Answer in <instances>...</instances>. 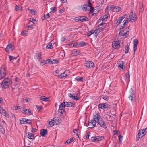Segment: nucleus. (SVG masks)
I'll list each match as a JSON object with an SVG mask.
<instances>
[{
    "mask_svg": "<svg viewBox=\"0 0 147 147\" xmlns=\"http://www.w3.org/2000/svg\"><path fill=\"white\" fill-rule=\"evenodd\" d=\"M65 107H66L65 103V102H63L60 104L59 109H60L61 110H62L63 111L65 112V111L64 109Z\"/></svg>",
    "mask_w": 147,
    "mask_h": 147,
    "instance_id": "nucleus-11",
    "label": "nucleus"
},
{
    "mask_svg": "<svg viewBox=\"0 0 147 147\" xmlns=\"http://www.w3.org/2000/svg\"><path fill=\"white\" fill-rule=\"evenodd\" d=\"M45 60L42 61L40 63V65L43 66L45 64Z\"/></svg>",
    "mask_w": 147,
    "mask_h": 147,
    "instance_id": "nucleus-61",
    "label": "nucleus"
},
{
    "mask_svg": "<svg viewBox=\"0 0 147 147\" xmlns=\"http://www.w3.org/2000/svg\"><path fill=\"white\" fill-rule=\"evenodd\" d=\"M68 96L70 98L76 101L78 100L79 99V98L77 96L74 95L71 93H69Z\"/></svg>",
    "mask_w": 147,
    "mask_h": 147,
    "instance_id": "nucleus-14",
    "label": "nucleus"
},
{
    "mask_svg": "<svg viewBox=\"0 0 147 147\" xmlns=\"http://www.w3.org/2000/svg\"><path fill=\"white\" fill-rule=\"evenodd\" d=\"M141 130H143V134H144V132H145V131H147V128H146L145 129H142Z\"/></svg>",
    "mask_w": 147,
    "mask_h": 147,
    "instance_id": "nucleus-63",
    "label": "nucleus"
},
{
    "mask_svg": "<svg viewBox=\"0 0 147 147\" xmlns=\"http://www.w3.org/2000/svg\"><path fill=\"white\" fill-rule=\"evenodd\" d=\"M118 138H119V142H122L123 136L121 135H119L118 136Z\"/></svg>",
    "mask_w": 147,
    "mask_h": 147,
    "instance_id": "nucleus-51",
    "label": "nucleus"
},
{
    "mask_svg": "<svg viewBox=\"0 0 147 147\" xmlns=\"http://www.w3.org/2000/svg\"><path fill=\"white\" fill-rule=\"evenodd\" d=\"M142 134L140 133V132L139 131V133H138V136H140V138H142L143 136L144 135H145V134H144V135H141Z\"/></svg>",
    "mask_w": 147,
    "mask_h": 147,
    "instance_id": "nucleus-62",
    "label": "nucleus"
},
{
    "mask_svg": "<svg viewBox=\"0 0 147 147\" xmlns=\"http://www.w3.org/2000/svg\"><path fill=\"white\" fill-rule=\"evenodd\" d=\"M42 54L41 52H39L36 55V57L38 59H42V57L41 56Z\"/></svg>",
    "mask_w": 147,
    "mask_h": 147,
    "instance_id": "nucleus-31",
    "label": "nucleus"
},
{
    "mask_svg": "<svg viewBox=\"0 0 147 147\" xmlns=\"http://www.w3.org/2000/svg\"><path fill=\"white\" fill-rule=\"evenodd\" d=\"M35 13V11H34V9H31L30 10V13H31L32 14H34Z\"/></svg>",
    "mask_w": 147,
    "mask_h": 147,
    "instance_id": "nucleus-60",
    "label": "nucleus"
},
{
    "mask_svg": "<svg viewBox=\"0 0 147 147\" xmlns=\"http://www.w3.org/2000/svg\"><path fill=\"white\" fill-rule=\"evenodd\" d=\"M84 65L87 68H91L94 67V64L92 61H88Z\"/></svg>",
    "mask_w": 147,
    "mask_h": 147,
    "instance_id": "nucleus-9",
    "label": "nucleus"
},
{
    "mask_svg": "<svg viewBox=\"0 0 147 147\" xmlns=\"http://www.w3.org/2000/svg\"><path fill=\"white\" fill-rule=\"evenodd\" d=\"M47 133V130L46 129H42L40 130V134L42 136L45 137Z\"/></svg>",
    "mask_w": 147,
    "mask_h": 147,
    "instance_id": "nucleus-18",
    "label": "nucleus"
},
{
    "mask_svg": "<svg viewBox=\"0 0 147 147\" xmlns=\"http://www.w3.org/2000/svg\"><path fill=\"white\" fill-rule=\"evenodd\" d=\"M32 120L28 119L25 118H23L20 121V123L21 124H25L26 122L29 121H32Z\"/></svg>",
    "mask_w": 147,
    "mask_h": 147,
    "instance_id": "nucleus-17",
    "label": "nucleus"
},
{
    "mask_svg": "<svg viewBox=\"0 0 147 147\" xmlns=\"http://www.w3.org/2000/svg\"><path fill=\"white\" fill-rule=\"evenodd\" d=\"M129 18H128L127 17L125 18V20H124V21H123V22H124L125 21V22H124L123 24L124 26H125L126 25H127V24L128 22V20H129Z\"/></svg>",
    "mask_w": 147,
    "mask_h": 147,
    "instance_id": "nucleus-23",
    "label": "nucleus"
},
{
    "mask_svg": "<svg viewBox=\"0 0 147 147\" xmlns=\"http://www.w3.org/2000/svg\"><path fill=\"white\" fill-rule=\"evenodd\" d=\"M73 43H70L67 44L66 45H67V47L71 46V47H73Z\"/></svg>",
    "mask_w": 147,
    "mask_h": 147,
    "instance_id": "nucleus-64",
    "label": "nucleus"
},
{
    "mask_svg": "<svg viewBox=\"0 0 147 147\" xmlns=\"http://www.w3.org/2000/svg\"><path fill=\"white\" fill-rule=\"evenodd\" d=\"M27 109H22L21 111L23 113H25L27 114H28V113L27 112H26V111H27Z\"/></svg>",
    "mask_w": 147,
    "mask_h": 147,
    "instance_id": "nucleus-47",
    "label": "nucleus"
},
{
    "mask_svg": "<svg viewBox=\"0 0 147 147\" xmlns=\"http://www.w3.org/2000/svg\"><path fill=\"white\" fill-rule=\"evenodd\" d=\"M55 120H56V125H57L61 123V119H57V118H55Z\"/></svg>",
    "mask_w": 147,
    "mask_h": 147,
    "instance_id": "nucleus-43",
    "label": "nucleus"
},
{
    "mask_svg": "<svg viewBox=\"0 0 147 147\" xmlns=\"http://www.w3.org/2000/svg\"><path fill=\"white\" fill-rule=\"evenodd\" d=\"M12 45L10 44H9L7 46L5 50L7 52L9 51H12Z\"/></svg>",
    "mask_w": 147,
    "mask_h": 147,
    "instance_id": "nucleus-16",
    "label": "nucleus"
},
{
    "mask_svg": "<svg viewBox=\"0 0 147 147\" xmlns=\"http://www.w3.org/2000/svg\"><path fill=\"white\" fill-rule=\"evenodd\" d=\"M98 108L101 109H106L109 107L108 106L106 103H100L98 105Z\"/></svg>",
    "mask_w": 147,
    "mask_h": 147,
    "instance_id": "nucleus-12",
    "label": "nucleus"
},
{
    "mask_svg": "<svg viewBox=\"0 0 147 147\" xmlns=\"http://www.w3.org/2000/svg\"><path fill=\"white\" fill-rule=\"evenodd\" d=\"M51 41L49 43L46 47V48L48 49H52L53 47L52 45V43H51Z\"/></svg>",
    "mask_w": 147,
    "mask_h": 147,
    "instance_id": "nucleus-22",
    "label": "nucleus"
},
{
    "mask_svg": "<svg viewBox=\"0 0 147 147\" xmlns=\"http://www.w3.org/2000/svg\"><path fill=\"white\" fill-rule=\"evenodd\" d=\"M45 64H47L49 63H51V60H50L49 59H47L46 60H45Z\"/></svg>",
    "mask_w": 147,
    "mask_h": 147,
    "instance_id": "nucleus-58",
    "label": "nucleus"
},
{
    "mask_svg": "<svg viewBox=\"0 0 147 147\" xmlns=\"http://www.w3.org/2000/svg\"><path fill=\"white\" fill-rule=\"evenodd\" d=\"M15 9L16 11L18 10L22 11V8L21 6L16 5Z\"/></svg>",
    "mask_w": 147,
    "mask_h": 147,
    "instance_id": "nucleus-25",
    "label": "nucleus"
},
{
    "mask_svg": "<svg viewBox=\"0 0 147 147\" xmlns=\"http://www.w3.org/2000/svg\"><path fill=\"white\" fill-rule=\"evenodd\" d=\"M96 137H91V140L92 142H94L96 141Z\"/></svg>",
    "mask_w": 147,
    "mask_h": 147,
    "instance_id": "nucleus-54",
    "label": "nucleus"
},
{
    "mask_svg": "<svg viewBox=\"0 0 147 147\" xmlns=\"http://www.w3.org/2000/svg\"><path fill=\"white\" fill-rule=\"evenodd\" d=\"M98 28L94 30L96 32H98L99 33L101 31H102L103 29V28L102 27H99Z\"/></svg>",
    "mask_w": 147,
    "mask_h": 147,
    "instance_id": "nucleus-28",
    "label": "nucleus"
},
{
    "mask_svg": "<svg viewBox=\"0 0 147 147\" xmlns=\"http://www.w3.org/2000/svg\"><path fill=\"white\" fill-rule=\"evenodd\" d=\"M26 27L28 28H30L31 29H32L33 28L32 24L28 25L26 26Z\"/></svg>",
    "mask_w": 147,
    "mask_h": 147,
    "instance_id": "nucleus-53",
    "label": "nucleus"
},
{
    "mask_svg": "<svg viewBox=\"0 0 147 147\" xmlns=\"http://www.w3.org/2000/svg\"><path fill=\"white\" fill-rule=\"evenodd\" d=\"M138 41L137 39H135L133 41V51L134 54H135V51L137 49V45L138 44Z\"/></svg>",
    "mask_w": 147,
    "mask_h": 147,
    "instance_id": "nucleus-8",
    "label": "nucleus"
},
{
    "mask_svg": "<svg viewBox=\"0 0 147 147\" xmlns=\"http://www.w3.org/2000/svg\"><path fill=\"white\" fill-rule=\"evenodd\" d=\"M49 99V98H47L45 96H41L40 98V100H41L45 101H48V99Z\"/></svg>",
    "mask_w": 147,
    "mask_h": 147,
    "instance_id": "nucleus-29",
    "label": "nucleus"
},
{
    "mask_svg": "<svg viewBox=\"0 0 147 147\" xmlns=\"http://www.w3.org/2000/svg\"><path fill=\"white\" fill-rule=\"evenodd\" d=\"M101 117L100 115L98 113H97L95 115H93V121H95V123H98L101 119Z\"/></svg>",
    "mask_w": 147,
    "mask_h": 147,
    "instance_id": "nucleus-4",
    "label": "nucleus"
},
{
    "mask_svg": "<svg viewBox=\"0 0 147 147\" xmlns=\"http://www.w3.org/2000/svg\"><path fill=\"white\" fill-rule=\"evenodd\" d=\"M108 18V16L107 15H105L103 17V18H102V20H104L106 21L107 20V19Z\"/></svg>",
    "mask_w": 147,
    "mask_h": 147,
    "instance_id": "nucleus-50",
    "label": "nucleus"
},
{
    "mask_svg": "<svg viewBox=\"0 0 147 147\" xmlns=\"http://www.w3.org/2000/svg\"><path fill=\"white\" fill-rule=\"evenodd\" d=\"M130 21L133 22L136 21L137 19V17L134 13H133V11L131 10L129 15Z\"/></svg>",
    "mask_w": 147,
    "mask_h": 147,
    "instance_id": "nucleus-2",
    "label": "nucleus"
},
{
    "mask_svg": "<svg viewBox=\"0 0 147 147\" xmlns=\"http://www.w3.org/2000/svg\"><path fill=\"white\" fill-rule=\"evenodd\" d=\"M144 8H143V5L141 3L140 4L139 12H142L143 11Z\"/></svg>",
    "mask_w": 147,
    "mask_h": 147,
    "instance_id": "nucleus-35",
    "label": "nucleus"
},
{
    "mask_svg": "<svg viewBox=\"0 0 147 147\" xmlns=\"http://www.w3.org/2000/svg\"><path fill=\"white\" fill-rule=\"evenodd\" d=\"M90 7L89 10L90 11L89 13H93V11L95 10L94 8L92 6L91 7Z\"/></svg>",
    "mask_w": 147,
    "mask_h": 147,
    "instance_id": "nucleus-44",
    "label": "nucleus"
},
{
    "mask_svg": "<svg viewBox=\"0 0 147 147\" xmlns=\"http://www.w3.org/2000/svg\"><path fill=\"white\" fill-rule=\"evenodd\" d=\"M66 106L67 107H75V104L71 102H65Z\"/></svg>",
    "mask_w": 147,
    "mask_h": 147,
    "instance_id": "nucleus-15",
    "label": "nucleus"
},
{
    "mask_svg": "<svg viewBox=\"0 0 147 147\" xmlns=\"http://www.w3.org/2000/svg\"><path fill=\"white\" fill-rule=\"evenodd\" d=\"M27 136L29 139H32L34 137V135L30 132H29Z\"/></svg>",
    "mask_w": 147,
    "mask_h": 147,
    "instance_id": "nucleus-27",
    "label": "nucleus"
},
{
    "mask_svg": "<svg viewBox=\"0 0 147 147\" xmlns=\"http://www.w3.org/2000/svg\"><path fill=\"white\" fill-rule=\"evenodd\" d=\"M50 17V15L49 13H48L44 15L42 17V20L45 19H47V18H49Z\"/></svg>",
    "mask_w": 147,
    "mask_h": 147,
    "instance_id": "nucleus-21",
    "label": "nucleus"
},
{
    "mask_svg": "<svg viewBox=\"0 0 147 147\" xmlns=\"http://www.w3.org/2000/svg\"><path fill=\"white\" fill-rule=\"evenodd\" d=\"M79 47H84L86 45V43L84 41H81L79 42Z\"/></svg>",
    "mask_w": 147,
    "mask_h": 147,
    "instance_id": "nucleus-32",
    "label": "nucleus"
},
{
    "mask_svg": "<svg viewBox=\"0 0 147 147\" xmlns=\"http://www.w3.org/2000/svg\"><path fill=\"white\" fill-rule=\"evenodd\" d=\"M81 7H82V10H85L88 11V9H87V7H88V6L87 4H84L81 5Z\"/></svg>",
    "mask_w": 147,
    "mask_h": 147,
    "instance_id": "nucleus-24",
    "label": "nucleus"
},
{
    "mask_svg": "<svg viewBox=\"0 0 147 147\" xmlns=\"http://www.w3.org/2000/svg\"><path fill=\"white\" fill-rule=\"evenodd\" d=\"M123 20L122 19H121L120 17L118 19L117 22H116V23L117 24L118 23V24H119L121 21ZM115 21H117V20H116Z\"/></svg>",
    "mask_w": 147,
    "mask_h": 147,
    "instance_id": "nucleus-46",
    "label": "nucleus"
},
{
    "mask_svg": "<svg viewBox=\"0 0 147 147\" xmlns=\"http://www.w3.org/2000/svg\"><path fill=\"white\" fill-rule=\"evenodd\" d=\"M114 6L113 5H111L107 7V9L108 11L110 10L111 9L114 8Z\"/></svg>",
    "mask_w": 147,
    "mask_h": 147,
    "instance_id": "nucleus-45",
    "label": "nucleus"
},
{
    "mask_svg": "<svg viewBox=\"0 0 147 147\" xmlns=\"http://www.w3.org/2000/svg\"><path fill=\"white\" fill-rule=\"evenodd\" d=\"M9 81L4 79L1 83V85L2 88H9Z\"/></svg>",
    "mask_w": 147,
    "mask_h": 147,
    "instance_id": "nucleus-3",
    "label": "nucleus"
},
{
    "mask_svg": "<svg viewBox=\"0 0 147 147\" xmlns=\"http://www.w3.org/2000/svg\"><path fill=\"white\" fill-rule=\"evenodd\" d=\"M13 109H15V110H17L22 108V107L21 106H15L13 107Z\"/></svg>",
    "mask_w": 147,
    "mask_h": 147,
    "instance_id": "nucleus-36",
    "label": "nucleus"
},
{
    "mask_svg": "<svg viewBox=\"0 0 147 147\" xmlns=\"http://www.w3.org/2000/svg\"><path fill=\"white\" fill-rule=\"evenodd\" d=\"M83 78L82 77L78 76L75 78V80L77 81H83Z\"/></svg>",
    "mask_w": 147,
    "mask_h": 147,
    "instance_id": "nucleus-33",
    "label": "nucleus"
},
{
    "mask_svg": "<svg viewBox=\"0 0 147 147\" xmlns=\"http://www.w3.org/2000/svg\"><path fill=\"white\" fill-rule=\"evenodd\" d=\"M90 134V132H88L86 134V135L84 137V138L85 139H88L89 138V137Z\"/></svg>",
    "mask_w": 147,
    "mask_h": 147,
    "instance_id": "nucleus-49",
    "label": "nucleus"
},
{
    "mask_svg": "<svg viewBox=\"0 0 147 147\" xmlns=\"http://www.w3.org/2000/svg\"><path fill=\"white\" fill-rule=\"evenodd\" d=\"M125 53L126 54L128 53V51L129 50V45H127L126 47H125Z\"/></svg>",
    "mask_w": 147,
    "mask_h": 147,
    "instance_id": "nucleus-40",
    "label": "nucleus"
},
{
    "mask_svg": "<svg viewBox=\"0 0 147 147\" xmlns=\"http://www.w3.org/2000/svg\"><path fill=\"white\" fill-rule=\"evenodd\" d=\"M58 63V60L56 59L51 60V63L52 64H56Z\"/></svg>",
    "mask_w": 147,
    "mask_h": 147,
    "instance_id": "nucleus-37",
    "label": "nucleus"
},
{
    "mask_svg": "<svg viewBox=\"0 0 147 147\" xmlns=\"http://www.w3.org/2000/svg\"><path fill=\"white\" fill-rule=\"evenodd\" d=\"M127 33H129V31H127L125 33H124V36H125L126 37H127L128 36V34Z\"/></svg>",
    "mask_w": 147,
    "mask_h": 147,
    "instance_id": "nucleus-55",
    "label": "nucleus"
},
{
    "mask_svg": "<svg viewBox=\"0 0 147 147\" xmlns=\"http://www.w3.org/2000/svg\"><path fill=\"white\" fill-rule=\"evenodd\" d=\"M104 138L103 136L96 137V141H99L102 140Z\"/></svg>",
    "mask_w": 147,
    "mask_h": 147,
    "instance_id": "nucleus-30",
    "label": "nucleus"
},
{
    "mask_svg": "<svg viewBox=\"0 0 147 147\" xmlns=\"http://www.w3.org/2000/svg\"><path fill=\"white\" fill-rule=\"evenodd\" d=\"M112 47L114 49L119 48L120 47L119 42V41H114L112 44Z\"/></svg>",
    "mask_w": 147,
    "mask_h": 147,
    "instance_id": "nucleus-10",
    "label": "nucleus"
},
{
    "mask_svg": "<svg viewBox=\"0 0 147 147\" xmlns=\"http://www.w3.org/2000/svg\"><path fill=\"white\" fill-rule=\"evenodd\" d=\"M75 20L77 22H82L89 20L88 18L86 16H83L76 17Z\"/></svg>",
    "mask_w": 147,
    "mask_h": 147,
    "instance_id": "nucleus-1",
    "label": "nucleus"
},
{
    "mask_svg": "<svg viewBox=\"0 0 147 147\" xmlns=\"http://www.w3.org/2000/svg\"><path fill=\"white\" fill-rule=\"evenodd\" d=\"M126 77L128 78L129 79L130 74L129 71H128V72L126 74Z\"/></svg>",
    "mask_w": 147,
    "mask_h": 147,
    "instance_id": "nucleus-56",
    "label": "nucleus"
},
{
    "mask_svg": "<svg viewBox=\"0 0 147 147\" xmlns=\"http://www.w3.org/2000/svg\"><path fill=\"white\" fill-rule=\"evenodd\" d=\"M28 33V31L24 30L21 32V34L23 36H26V34Z\"/></svg>",
    "mask_w": 147,
    "mask_h": 147,
    "instance_id": "nucleus-42",
    "label": "nucleus"
},
{
    "mask_svg": "<svg viewBox=\"0 0 147 147\" xmlns=\"http://www.w3.org/2000/svg\"><path fill=\"white\" fill-rule=\"evenodd\" d=\"M0 113L3 115L7 117H9V115L7 113L6 111L3 108L1 107H0Z\"/></svg>",
    "mask_w": 147,
    "mask_h": 147,
    "instance_id": "nucleus-7",
    "label": "nucleus"
},
{
    "mask_svg": "<svg viewBox=\"0 0 147 147\" xmlns=\"http://www.w3.org/2000/svg\"><path fill=\"white\" fill-rule=\"evenodd\" d=\"M131 92L130 93V94L128 96V98L129 99L131 100V101H132L133 99L135 97V95H134V93L132 92V90H131V91H130Z\"/></svg>",
    "mask_w": 147,
    "mask_h": 147,
    "instance_id": "nucleus-19",
    "label": "nucleus"
},
{
    "mask_svg": "<svg viewBox=\"0 0 147 147\" xmlns=\"http://www.w3.org/2000/svg\"><path fill=\"white\" fill-rule=\"evenodd\" d=\"M98 122V124L100 126L104 129L107 128L106 124L105 122V121L103 120L102 118H101Z\"/></svg>",
    "mask_w": 147,
    "mask_h": 147,
    "instance_id": "nucleus-5",
    "label": "nucleus"
},
{
    "mask_svg": "<svg viewBox=\"0 0 147 147\" xmlns=\"http://www.w3.org/2000/svg\"><path fill=\"white\" fill-rule=\"evenodd\" d=\"M88 7H91L92 6V4L90 2V1L89 0H88Z\"/></svg>",
    "mask_w": 147,
    "mask_h": 147,
    "instance_id": "nucleus-59",
    "label": "nucleus"
},
{
    "mask_svg": "<svg viewBox=\"0 0 147 147\" xmlns=\"http://www.w3.org/2000/svg\"><path fill=\"white\" fill-rule=\"evenodd\" d=\"M36 107L39 111H40L42 108V107L41 106L36 105Z\"/></svg>",
    "mask_w": 147,
    "mask_h": 147,
    "instance_id": "nucleus-57",
    "label": "nucleus"
},
{
    "mask_svg": "<svg viewBox=\"0 0 147 147\" xmlns=\"http://www.w3.org/2000/svg\"><path fill=\"white\" fill-rule=\"evenodd\" d=\"M80 51L76 49L72 50L71 52L70 55L71 56H75L79 55Z\"/></svg>",
    "mask_w": 147,
    "mask_h": 147,
    "instance_id": "nucleus-6",
    "label": "nucleus"
},
{
    "mask_svg": "<svg viewBox=\"0 0 147 147\" xmlns=\"http://www.w3.org/2000/svg\"><path fill=\"white\" fill-rule=\"evenodd\" d=\"M65 73V72H64L62 74H60V75H59L58 76V77H60V78L64 77V76Z\"/></svg>",
    "mask_w": 147,
    "mask_h": 147,
    "instance_id": "nucleus-52",
    "label": "nucleus"
},
{
    "mask_svg": "<svg viewBox=\"0 0 147 147\" xmlns=\"http://www.w3.org/2000/svg\"><path fill=\"white\" fill-rule=\"evenodd\" d=\"M9 57L10 61H11L12 60L16 59L17 58V57H15L11 55H9Z\"/></svg>",
    "mask_w": 147,
    "mask_h": 147,
    "instance_id": "nucleus-41",
    "label": "nucleus"
},
{
    "mask_svg": "<svg viewBox=\"0 0 147 147\" xmlns=\"http://www.w3.org/2000/svg\"><path fill=\"white\" fill-rule=\"evenodd\" d=\"M56 121L55 120V117L53 118V120L50 122H51V123L54 124V125H56Z\"/></svg>",
    "mask_w": 147,
    "mask_h": 147,
    "instance_id": "nucleus-48",
    "label": "nucleus"
},
{
    "mask_svg": "<svg viewBox=\"0 0 147 147\" xmlns=\"http://www.w3.org/2000/svg\"><path fill=\"white\" fill-rule=\"evenodd\" d=\"M3 69L4 71L3 72V73H2V72L1 71H0V79H2L4 77L6 76V73H5V71H6V69L5 68V67H4Z\"/></svg>",
    "mask_w": 147,
    "mask_h": 147,
    "instance_id": "nucleus-13",
    "label": "nucleus"
},
{
    "mask_svg": "<svg viewBox=\"0 0 147 147\" xmlns=\"http://www.w3.org/2000/svg\"><path fill=\"white\" fill-rule=\"evenodd\" d=\"M74 137L71 138L70 139H68L67 141H66V142L68 144L72 142L74 139Z\"/></svg>",
    "mask_w": 147,
    "mask_h": 147,
    "instance_id": "nucleus-34",
    "label": "nucleus"
},
{
    "mask_svg": "<svg viewBox=\"0 0 147 147\" xmlns=\"http://www.w3.org/2000/svg\"><path fill=\"white\" fill-rule=\"evenodd\" d=\"M121 10V8L118 6L114 7L113 9V10L114 12H118L120 11Z\"/></svg>",
    "mask_w": 147,
    "mask_h": 147,
    "instance_id": "nucleus-20",
    "label": "nucleus"
},
{
    "mask_svg": "<svg viewBox=\"0 0 147 147\" xmlns=\"http://www.w3.org/2000/svg\"><path fill=\"white\" fill-rule=\"evenodd\" d=\"M120 63H117V65H118V66L120 68L122 69V70H123V61L119 62Z\"/></svg>",
    "mask_w": 147,
    "mask_h": 147,
    "instance_id": "nucleus-26",
    "label": "nucleus"
},
{
    "mask_svg": "<svg viewBox=\"0 0 147 147\" xmlns=\"http://www.w3.org/2000/svg\"><path fill=\"white\" fill-rule=\"evenodd\" d=\"M56 7H52L50 8L51 11L50 13H53L56 10Z\"/></svg>",
    "mask_w": 147,
    "mask_h": 147,
    "instance_id": "nucleus-38",
    "label": "nucleus"
},
{
    "mask_svg": "<svg viewBox=\"0 0 147 147\" xmlns=\"http://www.w3.org/2000/svg\"><path fill=\"white\" fill-rule=\"evenodd\" d=\"M79 42H77L75 43H73V47H79Z\"/></svg>",
    "mask_w": 147,
    "mask_h": 147,
    "instance_id": "nucleus-39",
    "label": "nucleus"
}]
</instances>
